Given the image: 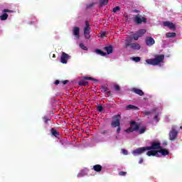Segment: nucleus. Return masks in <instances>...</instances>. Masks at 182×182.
<instances>
[{"label":"nucleus","instance_id":"obj_1","mask_svg":"<svg viewBox=\"0 0 182 182\" xmlns=\"http://www.w3.org/2000/svg\"><path fill=\"white\" fill-rule=\"evenodd\" d=\"M164 60V55H156L154 58L152 59H146V62L148 65H151L152 66H157V65H160L161 62Z\"/></svg>","mask_w":182,"mask_h":182},{"label":"nucleus","instance_id":"obj_2","mask_svg":"<svg viewBox=\"0 0 182 182\" xmlns=\"http://www.w3.org/2000/svg\"><path fill=\"white\" fill-rule=\"evenodd\" d=\"M120 114L114 115L112 117V122H111L112 127H117V133L119 134L120 133V130H122V127H120Z\"/></svg>","mask_w":182,"mask_h":182},{"label":"nucleus","instance_id":"obj_3","mask_svg":"<svg viewBox=\"0 0 182 182\" xmlns=\"http://www.w3.org/2000/svg\"><path fill=\"white\" fill-rule=\"evenodd\" d=\"M130 124L132 127H129L125 130V133H133V132H137L139 131V129H140L139 124L136 123L135 121H132L130 122Z\"/></svg>","mask_w":182,"mask_h":182},{"label":"nucleus","instance_id":"obj_4","mask_svg":"<svg viewBox=\"0 0 182 182\" xmlns=\"http://www.w3.org/2000/svg\"><path fill=\"white\" fill-rule=\"evenodd\" d=\"M134 22L136 25H141V23H147V18L140 14H136L134 18Z\"/></svg>","mask_w":182,"mask_h":182},{"label":"nucleus","instance_id":"obj_5","mask_svg":"<svg viewBox=\"0 0 182 182\" xmlns=\"http://www.w3.org/2000/svg\"><path fill=\"white\" fill-rule=\"evenodd\" d=\"M144 33H146V29H140L136 33L130 36L129 39H130V41H133V39L134 41H139V38H141V36H143V35H144Z\"/></svg>","mask_w":182,"mask_h":182},{"label":"nucleus","instance_id":"obj_6","mask_svg":"<svg viewBox=\"0 0 182 182\" xmlns=\"http://www.w3.org/2000/svg\"><path fill=\"white\" fill-rule=\"evenodd\" d=\"M146 150H161V144L159 141H153L150 146H146Z\"/></svg>","mask_w":182,"mask_h":182},{"label":"nucleus","instance_id":"obj_7","mask_svg":"<svg viewBox=\"0 0 182 182\" xmlns=\"http://www.w3.org/2000/svg\"><path fill=\"white\" fill-rule=\"evenodd\" d=\"M84 36L85 39H90V24H89V21H85V26L84 28Z\"/></svg>","mask_w":182,"mask_h":182},{"label":"nucleus","instance_id":"obj_8","mask_svg":"<svg viewBox=\"0 0 182 182\" xmlns=\"http://www.w3.org/2000/svg\"><path fill=\"white\" fill-rule=\"evenodd\" d=\"M144 151H147V148L146 146H143V147H140L138 148L134 151H132V154L133 156H140V154H143V153H144Z\"/></svg>","mask_w":182,"mask_h":182},{"label":"nucleus","instance_id":"obj_9","mask_svg":"<svg viewBox=\"0 0 182 182\" xmlns=\"http://www.w3.org/2000/svg\"><path fill=\"white\" fill-rule=\"evenodd\" d=\"M177 136H178V132L175 129H172L169 132V140L174 141L177 139Z\"/></svg>","mask_w":182,"mask_h":182},{"label":"nucleus","instance_id":"obj_10","mask_svg":"<svg viewBox=\"0 0 182 182\" xmlns=\"http://www.w3.org/2000/svg\"><path fill=\"white\" fill-rule=\"evenodd\" d=\"M6 12L9 13V14H14V11L13 10H9V9H4L2 10V13L3 14L1 16H0V19L1 21H6V19H8V14H6Z\"/></svg>","mask_w":182,"mask_h":182},{"label":"nucleus","instance_id":"obj_11","mask_svg":"<svg viewBox=\"0 0 182 182\" xmlns=\"http://www.w3.org/2000/svg\"><path fill=\"white\" fill-rule=\"evenodd\" d=\"M73 35L76 38V39H79V38H80V28L79 27H74L73 30Z\"/></svg>","mask_w":182,"mask_h":182},{"label":"nucleus","instance_id":"obj_12","mask_svg":"<svg viewBox=\"0 0 182 182\" xmlns=\"http://www.w3.org/2000/svg\"><path fill=\"white\" fill-rule=\"evenodd\" d=\"M163 25L164 26H166L167 28H169V29H173V31H176V26L174 25V23L170 21H164Z\"/></svg>","mask_w":182,"mask_h":182},{"label":"nucleus","instance_id":"obj_13","mask_svg":"<svg viewBox=\"0 0 182 182\" xmlns=\"http://www.w3.org/2000/svg\"><path fill=\"white\" fill-rule=\"evenodd\" d=\"M100 89H101V92H103L104 93H105L107 96L108 97L112 96V92H110V90H109V88L105 85H101Z\"/></svg>","mask_w":182,"mask_h":182},{"label":"nucleus","instance_id":"obj_14","mask_svg":"<svg viewBox=\"0 0 182 182\" xmlns=\"http://www.w3.org/2000/svg\"><path fill=\"white\" fill-rule=\"evenodd\" d=\"M60 59L61 63L66 64L68 63V59H69V55H68L66 53H63Z\"/></svg>","mask_w":182,"mask_h":182},{"label":"nucleus","instance_id":"obj_15","mask_svg":"<svg viewBox=\"0 0 182 182\" xmlns=\"http://www.w3.org/2000/svg\"><path fill=\"white\" fill-rule=\"evenodd\" d=\"M145 41L147 46H151L154 43H156L154 38L152 37H146Z\"/></svg>","mask_w":182,"mask_h":182},{"label":"nucleus","instance_id":"obj_16","mask_svg":"<svg viewBox=\"0 0 182 182\" xmlns=\"http://www.w3.org/2000/svg\"><path fill=\"white\" fill-rule=\"evenodd\" d=\"M132 92L136 93V95H139V96H144V92H143V90L139 88H132Z\"/></svg>","mask_w":182,"mask_h":182},{"label":"nucleus","instance_id":"obj_17","mask_svg":"<svg viewBox=\"0 0 182 182\" xmlns=\"http://www.w3.org/2000/svg\"><path fill=\"white\" fill-rule=\"evenodd\" d=\"M146 156H149L150 157L151 156H156V157H160V155H159V151H149L146 153Z\"/></svg>","mask_w":182,"mask_h":182},{"label":"nucleus","instance_id":"obj_18","mask_svg":"<svg viewBox=\"0 0 182 182\" xmlns=\"http://www.w3.org/2000/svg\"><path fill=\"white\" fill-rule=\"evenodd\" d=\"M158 153H160L162 156H168L170 154V152L166 149H161L159 151H157Z\"/></svg>","mask_w":182,"mask_h":182},{"label":"nucleus","instance_id":"obj_19","mask_svg":"<svg viewBox=\"0 0 182 182\" xmlns=\"http://www.w3.org/2000/svg\"><path fill=\"white\" fill-rule=\"evenodd\" d=\"M103 167L101 165L97 164L93 166V170L97 171V173H100Z\"/></svg>","mask_w":182,"mask_h":182},{"label":"nucleus","instance_id":"obj_20","mask_svg":"<svg viewBox=\"0 0 182 182\" xmlns=\"http://www.w3.org/2000/svg\"><path fill=\"white\" fill-rule=\"evenodd\" d=\"M105 50H107V55H110V53H113V46H105Z\"/></svg>","mask_w":182,"mask_h":182},{"label":"nucleus","instance_id":"obj_21","mask_svg":"<svg viewBox=\"0 0 182 182\" xmlns=\"http://www.w3.org/2000/svg\"><path fill=\"white\" fill-rule=\"evenodd\" d=\"M50 132L53 136H54L55 137H59V132H58V131L55 128H52L50 129Z\"/></svg>","mask_w":182,"mask_h":182},{"label":"nucleus","instance_id":"obj_22","mask_svg":"<svg viewBox=\"0 0 182 182\" xmlns=\"http://www.w3.org/2000/svg\"><path fill=\"white\" fill-rule=\"evenodd\" d=\"M95 53H97V55H100V56H106V53L100 49H96Z\"/></svg>","mask_w":182,"mask_h":182},{"label":"nucleus","instance_id":"obj_23","mask_svg":"<svg viewBox=\"0 0 182 182\" xmlns=\"http://www.w3.org/2000/svg\"><path fill=\"white\" fill-rule=\"evenodd\" d=\"M176 33H166V38H176Z\"/></svg>","mask_w":182,"mask_h":182},{"label":"nucleus","instance_id":"obj_24","mask_svg":"<svg viewBox=\"0 0 182 182\" xmlns=\"http://www.w3.org/2000/svg\"><path fill=\"white\" fill-rule=\"evenodd\" d=\"M109 4V0H100V6H104V5H107Z\"/></svg>","mask_w":182,"mask_h":182},{"label":"nucleus","instance_id":"obj_25","mask_svg":"<svg viewBox=\"0 0 182 182\" xmlns=\"http://www.w3.org/2000/svg\"><path fill=\"white\" fill-rule=\"evenodd\" d=\"M78 85H79V86H85V87H86V86L89 85V82H87V81H80L78 82Z\"/></svg>","mask_w":182,"mask_h":182},{"label":"nucleus","instance_id":"obj_26","mask_svg":"<svg viewBox=\"0 0 182 182\" xmlns=\"http://www.w3.org/2000/svg\"><path fill=\"white\" fill-rule=\"evenodd\" d=\"M43 120L46 124H49V122L50 123V119L48 117H43Z\"/></svg>","mask_w":182,"mask_h":182},{"label":"nucleus","instance_id":"obj_27","mask_svg":"<svg viewBox=\"0 0 182 182\" xmlns=\"http://www.w3.org/2000/svg\"><path fill=\"white\" fill-rule=\"evenodd\" d=\"M139 134H143L144 133H146V127H141L140 129L138 131Z\"/></svg>","mask_w":182,"mask_h":182},{"label":"nucleus","instance_id":"obj_28","mask_svg":"<svg viewBox=\"0 0 182 182\" xmlns=\"http://www.w3.org/2000/svg\"><path fill=\"white\" fill-rule=\"evenodd\" d=\"M131 59L136 63L140 62V60H141V58L140 57H132Z\"/></svg>","mask_w":182,"mask_h":182},{"label":"nucleus","instance_id":"obj_29","mask_svg":"<svg viewBox=\"0 0 182 182\" xmlns=\"http://www.w3.org/2000/svg\"><path fill=\"white\" fill-rule=\"evenodd\" d=\"M83 79L85 80H93L94 82H97V80H96L93 77H83Z\"/></svg>","mask_w":182,"mask_h":182},{"label":"nucleus","instance_id":"obj_30","mask_svg":"<svg viewBox=\"0 0 182 182\" xmlns=\"http://www.w3.org/2000/svg\"><path fill=\"white\" fill-rule=\"evenodd\" d=\"M160 116L159 113H157L154 117V120H156L157 122H160V118L159 117Z\"/></svg>","mask_w":182,"mask_h":182},{"label":"nucleus","instance_id":"obj_31","mask_svg":"<svg viewBox=\"0 0 182 182\" xmlns=\"http://www.w3.org/2000/svg\"><path fill=\"white\" fill-rule=\"evenodd\" d=\"M127 109H133L134 110L137 109V107L134 106V105H129L128 106H127Z\"/></svg>","mask_w":182,"mask_h":182},{"label":"nucleus","instance_id":"obj_32","mask_svg":"<svg viewBox=\"0 0 182 182\" xmlns=\"http://www.w3.org/2000/svg\"><path fill=\"white\" fill-rule=\"evenodd\" d=\"M97 112H103V107L102 105H98L97 107Z\"/></svg>","mask_w":182,"mask_h":182},{"label":"nucleus","instance_id":"obj_33","mask_svg":"<svg viewBox=\"0 0 182 182\" xmlns=\"http://www.w3.org/2000/svg\"><path fill=\"white\" fill-rule=\"evenodd\" d=\"M117 11H120V6H116L113 9L112 11L114 12V14H116V12H117Z\"/></svg>","mask_w":182,"mask_h":182},{"label":"nucleus","instance_id":"obj_34","mask_svg":"<svg viewBox=\"0 0 182 182\" xmlns=\"http://www.w3.org/2000/svg\"><path fill=\"white\" fill-rule=\"evenodd\" d=\"M131 48H132L133 50H139L140 46H132Z\"/></svg>","mask_w":182,"mask_h":182},{"label":"nucleus","instance_id":"obj_35","mask_svg":"<svg viewBox=\"0 0 182 182\" xmlns=\"http://www.w3.org/2000/svg\"><path fill=\"white\" fill-rule=\"evenodd\" d=\"M100 38H105V36H106V33L103 32V31H101L100 33Z\"/></svg>","mask_w":182,"mask_h":182},{"label":"nucleus","instance_id":"obj_36","mask_svg":"<svg viewBox=\"0 0 182 182\" xmlns=\"http://www.w3.org/2000/svg\"><path fill=\"white\" fill-rule=\"evenodd\" d=\"M114 87V90H117V92H119V90H120V86H119L118 85H115Z\"/></svg>","mask_w":182,"mask_h":182},{"label":"nucleus","instance_id":"obj_37","mask_svg":"<svg viewBox=\"0 0 182 182\" xmlns=\"http://www.w3.org/2000/svg\"><path fill=\"white\" fill-rule=\"evenodd\" d=\"M122 151L124 154V156H127V154H129V152L127 151V150L124 149H122Z\"/></svg>","mask_w":182,"mask_h":182},{"label":"nucleus","instance_id":"obj_38","mask_svg":"<svg viewBox=\"0 0 182 182\" xmlns=\"http://www.w3.org/2000/svg\"><path fill=\"white\" fill-rule=\"evenodd\" d=\"M126 174H127V172H125V171L119 172V176H126Z\"/></svg>","mask_w":182,"mask_h":182},{"label":"nucleus","instance_id":"obj_39","mask_svg":"<svg viewBox=\"0 0 182 182\" xmlns=\"http://www.w3.org/2000/svg\"><path fill=\"white\" fill-rule=\"evenodd\" d=\"M145 116H150V114H151V112L149 111H146L144 112Z\"/></svg>","mask_w":182,"mask_h":182},{"label":"nucleus","instance_id":"obj_40","mask_svg":"<svg viewBox=\"0 0 182 182\" xmlns=\"http://www.w3.org/2000/svg\"><path fill=\"white\" fill-rule=\"evenodd\" d=\"M92 6H95V3L87 5V8H92Z\"/></svg>","mask_w":182,"mask_h":182},{"label":"nucleus","instance_id":"obj_41","mask_svg":"<svg viewBox=\"0 0 182 182\" xmlns=\"http://www.w3.org/2000/svg\"><path fill=\"white\" fill-rule=\"evenodd\" d=\"M81 49H82V50H87V46H81Z\"/></svg>","mask_w":182,"mask_h":182},{"label":"nucleus","instance_id":"obj_42","mask_svg":"<svg viewBox=\"0 0 182 182\" xmlns=\"http://www.w3.org/2000/svg\"><path fill=\"white\" fill-rule=\"evenodd\" d=\"M68 83H69V80H68L63 81V84L64 85H67Z\"/></svg>","mask_w":182,"mask_h":182},{"label":"nucleus","instance_id":"obj_43","mask_svg":"<svg viewBox=\"0 0 182 182\" xmlns=\"http://www.w3.org/2000/svg\"><path fill=\"white\" fill-rule=\"evenodd\" d=\"M107 133H109V132L107 130H105V131L102 132V134H106Z\"/></svg>","mask_w":182,"mask_h":182},{"label":"nucleus","instance_id":"obj_44","mask_svg":"<svg viewBox=\"0 0 182 182\" xmlns=\"http://www.w3.org/2000/svg\"><path fill=\"white\" fill-rule=\"evenodd\" d=\"M136 46V44L134 43H131V44H127L126 46Z\"/></svg>","mask_w":182,"mask_h":182},{"label":"nucleus","instance_id":"obj_45","mask_svg":"<svg viewBox=\"0 0 182 182\" xmlns=\"http://www.w3.org/2000/svg\"><path fill=\"white\" fill-rule=\"evenodd\" d=\"M54 83H55V85H59V83H60V82L59 81V80H56Z\"/></svg>","mask_w":182,"mask_h":182},{"label":"nucleus","instance_id":"obj_46","mask_svg":"<svg viewBox=\"0 0 182 182\" xmlns=\"http://www.w3.org/2000/svg\"><path fill=\"white\" fill-rule=\"evenodd\" d=\"M141 163H143V159H142V158H141V159H139V164H141Z\"/></svg>","mask_w":182,"mask_h":182},{"label":"nucleus","instance_id":"obj_47","mask_svg":"<svg viewBox=\"0 0 182 182\" xmlns=\"http://www.w3.org/2000/svg\"><path fill=\"white\" fill-rule=\"evenodd\" d=\"M53 58H56V55L53 54Z\"/></svg>","mask_w":182,"mask_h":182},{"label":"nucleus","instance_id":"obj_48","mask_svg":"<svg viewBox=\"0 0 182 182\" xmlns=\"http://www.w3.org/2000/svg\"><path fill=\"white\" fill-rule=\"evenodd\" d=\"M80 46H84L83 43H80Z\"/></svg>","mask_w":182,"mask_h":182},{"label":"nucleus","instance_id":"obj_49","mask_svg":"<svg viewBox=\"0 0 182 182\" xmlns=\"http://www.w3.org/2000/svg\"><path fill=\"white\" fill-rule=\"evenodd\" d=\"M134 12H136V13H137V12H139V11H138V10H134Z\"/></svg>","mask_w":182,"mask_h":182},{"label":"nucleus","instance_id":"obj_50","mask_svg":"<svg viewBox=\"0 0 182 182\" xmlns=\"http://www.w3.org/2000/svg\"><path fill=\"white\" fill-rule=\"evenodd\" d=\"M126 18H127V19H128V18H129V16H126Z\"/></svg>","mask_w":182,"mask_h":182},{"label":"nucleus","instance_id":"obj_51","mask_svg":"<svg viewBox=\"0 0 182 182\" xmlns=\"http://www.w3.org/2000/svg\"><path fill=\"white\" fill-rule=\"evenodd\" d=\"M109 46H112V45H109Z\"/></svg>","mask_w":182,"mask_h":182},{"label":"nucleus","instance_id":"obj_52","mask_svg":"<svg viewBox=\"0 0 182 182\" xmlns=\"http://www.w3.org/2000/svg\"><path fill=\"white\" fill-rule=\"evenodd\" d=\"M181 129H182V126L181 127Z\"/></svg>","mask_w":182,"mask_h":182}]
</instances>
